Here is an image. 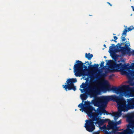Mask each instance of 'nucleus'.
I'll return each mask as SVG.
<instances>
[{
    "mask_svg": "<svg viewBox=\"0 0 134 134\" xmlns=\"http://www.w3.org/2000/svg\"><path fill=\"white\" fill-rule=\"evenodd\" d=\"M88 104H86L87 107H89L88 109V113H87L88 117L91 119L85 120L86 123L84 127L87 131L89 132H92L95 129V126L94 124L96 126L99 127L103 124L109 121V119H101L99 118L98 114H93V111H96L95 109L94 108L90 107Z\"/></svg>",
    "mask_w": 134,
    "mask_h": 134,
    "instance_id": "nucleus-1",
    "label": "nucleus"
},
{
    "mask_svg": "<svg viewBox=\"0 0 134 134\" xmlns=\"http://www.w3.org/2000/svg\"><path fill=\"white\" fill-rule=\"evenodd\" d=\"M77 64H75L74 66V72L76 76L80 77L88 76V74L86 70L88 69H94V65L91 64L87 66L83 65V63L79 60H76Z\"/></svg>",
    "mask_w": 134,
    "mask_h": 134,
    "instance_id": "nucleus-2",
    "label": "nucleus"
},
{
    "mask_svg": "<svg viewBox=\"0 0 134 134\" xmlns=\"http://www.w3.org/2000/svg\"><path fill=\"white\" fill-rule=\"evenodd\" d=\"M113 101L117 103L118 111L125 112L130 109L129 105L126 104V100L123 97L114 95Z\"/></svg>",
    "mask_w": 134,
    "mask_h": 134,
    "instance_id": "nucleus-3",
    "label": "nucleus"
},
{
    "mask_svg": "<svg viewBox=\"0 0 134 134\" xmlns=\"http://www.w3.org/2000/svg\"><path fill=\"white\" fill-rule=\"evenodd\" d=\"M129 86L128 85H124L123 87H116L113 86L111 87L110 86L108 87L107 88L103 87L102 88L103 90L105 91L107 90H110L114 92L117 94H120V95L122 96L125 95V96L127 95L128 91L125 90V89H129Z\"/></svg>",
    "mask_w": 134,
    "mask_h": 134,
    "instance_id": "nucleus-4",
    "label": "nucleus"
},
{
    "mask_svg": "<svg viewBox=\"0 0 134 134\" xmlns=\"http://www.w3.org/2000/svg\"><path fill=\"white\" fill-rule=\"evenodd\" d=\"M114 95L110 96L102 97L99 99L93 100L92 102L95 106L98 107L97 108L100 109L104 108L103 107L108 101H113Z\"/></svg>",
    "mask_w": 134,
    "mask_h": 134,
    "instance_id": "nucleus-5",
    "label": "nucleus"
},
{
    "mask_svg": "<svg viewBox=\"0 0 134 134\" xmlns=\"http://www.w3.org/2000/svg\"><path fill=\"white\" fill-rule=\"evenodd\" d=\"M112 65L113 69H116L120 71H123L125 69H126L125 71H126L127 72L134 76V71L130 69L131 66H129V63L123 65L121 63L117 64L113 62Z\"/></svg>",
    "mask_w": 134,
    "mask_h": 134,
    "instance_id": "nucleus-6",
    "label": "nucleus"
},
{
    "mask_svg": "<svg viewBox=\"0 0 134 134\" xmlns=\"http://www.w3.org/2000/svg\"><path fill=\"white\" fill-rule=\"evenodd\" d=\"M80 97L82 100V102L78 106V107L79 108H81V109H80V111H81L82 112H83V111H84L87 113L88 112L87 109L90 108V107H86L87 104H89L90 107L92 108L93 107L91 105V103L88 101H85L84 104H83V103L84 102V100H86L87 98L86 94H81L80 95Z\"/></svg>",
    "mask_w": 134,
    "mask_h": 134,
    "instance_id": "nucleus-7",
    "label": "nucleus"
},
{
    "mask_svg": "<svg viewBox=\"0 0 134 134\" xmlns=\"http://www.w3.org/2000/svg\"><path fill=\"white\" fill-rule=\"evenodd\" d=\"M124 44V43H121L120 44L119 43H118L115 46V48L116 47V48L114 49V51H115V50H117V51L119 52H121L122 55H124L126 53L129 54V55H130V48L128 47V46L130 45L129 43H128L127 44L128 45H127V44H125V46L124 47H121V46L123 45Z\"/></svg>",
    "mask_w": 134,
    "mask_h": 134,
    "instance_id": "nucleus-8",
    "label": "nucleus"
},
{
    "mask_svg": "<svg viewBox=\"0 0 134 134\" xmlns=\"http://www.w3.org/2000/svg\"><path fill=\"white\" fill-rule=\"evenodd\" d=\"M108 125L107 127L106 125H104L102 127H99V129L102 130L105 134H115L113 132V128L112 126H109V123H111L110 121H109Z\"/></svg>",
    "mask_w": 134,
    "mask_h": 134,
    "instance_id": "nucleus-9",
    "label": "nucleus"
},
{
    "mask_svg": "<svg viewBox=\"0 0 134 134\" xmlns=\"http://www.w3.org/2000/svg\"><path fill=\"white\" fill-rule=\"evenodd\" d=\"M89 85V82H87V84L84 83H83L82 85L80 86V87L81 88H82L85 87V86H86V87H87L89 91L91 93L94 94L97 93V87L95 86H88Z\"/></svg>",
    "mask_w": 134,
    "mask_h": 134,
    "instance_id": "nucleus-10",
    "label": "nucleus"
},
{
    "mask_svg": "<svg viewBox=\"0 0 134 134\" xmlns=\"http://www.w3.org/2000/svg\"><path fill=\"white\" fill-rule=\"evenodd\" d=\"M111 123H109V126H112L113 128V134H119L120 132L118 131V129L117 127V125H119L121 123V121L120 120L118 122H115L113 121H110Z\"/></svg>",
    "mask_w": 134,
    "mask_h": 134,
    "instance_id": "nucleus-11",
    "label": "nucleus"
},
{
    "mask_svg": "<svg viewBox=\"0 0 134 134\" xmlns=\"http://www.w3.org/2000/svg\"><path fill=\"white\" fill-rule=\"evenodd\" d=\"M125 75H126L127 77L129 79L128 82L130 85L131 86L134 85V76L131 74H130L127 72L126 71L123 70V71H121Z\"/></svg>",
    "mask_w": 134,
    "mask_h": 134,
    "instance_id": "nucleus-12",
    "label": "nucleus"
},
{
    "mask_svg": "<svg viewBox=\"0 0 134 134\" xmlns=\"http://www.w3.org/2000/svg\"><path fill=\"white\" fill-rule=\"evenodd\" d=\"M115 46V44H112L111 46H110L109 47V52L110 54H112V55L111 57L112 58L115 60V61H116V59L117 57H118V55L115 54V53L117 50H115L114 51V50L116 49Z\"/></svg>",
    "mask_w": 134,
    "mask_h": 134,
    "instance_id": "nucleus-13",
    "label": "nucleus"
},
{
    "mask_svg": "<svg viewBox=\"0 0 134 134\" xmlns=\"http://www.w3.org/2000/svg\"><path fill=\"white\" fill-rule=\"evenodd\" d=\"M101 74V73L97 72L95 73L94 74H92L91 75H89L90 76V77L91 78H94L95 79L94 80L92 79L91 81L93 82H97V81L100 79L101 78L102 76Z\"/></svg>",
    "mask_w": 134,
    "mask_h": 134,
    "instance_id": "nucleus-14",
    "label": "nucleus"
},
{
    "mask_svg": "<svg viewBox=\"0 0 134 134\" xmlns=\"http://www.w3.org/2000/svg\"><path fill=\"white\" fill-rule=\"evenodd\" d=\"M118 62L119 63L117 64L116 62H115L112 60H109L108 62L106 63V65H108L109 67L110 68H111L112 70H116L117 71H120V70H118L116 69H113L112 66V65L113 62L117 64H119L120 63H121L123 65H124L125 64H123L122 63V62H123V63H124L125 62V60L124 59L121 60L120 61H118Z\"/></svg>",
    "mask_w": 134,
    "mask_h": 134,
    "instance_id": "nucleus-15",
    "label": "nucleus"
},
{
    "mask_svg": "<svg viewBox=\"0 0 134 134\" xmlns=\"http://www.w3.org/2000/svg\"><path fill=\"white\" fill-rule=\"evenodd\" d=\"M68 85H63V88H64L66 91H67V89H68L69 90H73L74 91H76V86L74 85V84L69 83Z\"/></svg>",
    "mask_w": 134,
    "mask_h": 134,
    "instance_id": "nucleus-16",
    "label": "nucleus"
},
{
    "mask_svg": "<svg viewBox=\"0 0 134 134\" xmlns=\"http://www.w3.org/2000/svg\"><path fill=\"white\" fill-rule=\"evenodd\" d=\"M96 112L98 115H101L102 113L105 115H108L111 114L110 113H108V111H107L104 108H101L100 109L97 108L96 110Z\"/></svg>",
    "mask_w": 134,
    "mask_h": 134,
    "instance_id": "nucleus-17",
    "label": "nucleus"
},
{
    "mask_svg": "<svg viewBox=\"0 0 134 134\" xmlns=\"http://www.w3.org/2000/svg\"><path fill=\"white\" fill-rule=\"evenodd\" d=\"M77 81V80L76 79H70L67 80L66 82L67 84L70 83L71 84H74L73 83L76 82Z\"/></svg>",
    "mask_w": 134,
    "mask_h": 134,
    "instance_id": "nucleus-18",
    "label": "nucleus"
},
{
    "mask_svg": "<svg viewBox=\"0 0 134 134\" xmlns=\"http://www.w3.org/2000/svg\"><path fill=\"white\" fill-rule=\"evenodd\" d=\"M118 111L119 112L117 113L116 114H115L114 116V118L115 119H117L118 118V117H120L121 115V112L122 111Z\"/></svg>",
    "mask_w": 134,
    "mask_h": 134,
    "instance_id": "nucleus-19",
    "label": "nucleus"
},
{
    "mask_svg": "<svg viewBox=\"0 0 134 134\" xmlns=\"http://www.w3.org/2000/svg\"><path fill=\"white\" fill-rule=\"evenodd\" d=\"M130 103H131L132 104L129 105V107H130L129 108L134 109V98L130 99Z\"/></svg>",
    "mask_w": 134,
    "mask_h": 134,
    "instance_id": "nucleus-20",
    "label": "nucleus"
},
{
    "mask_svg": "<svg viewBox=\"0 0 134 134\" xmlns=\"http://www.w3.org/2000/svg\"><path fill=\"white\" fill-rule=\"evenodd\" d=\"M86 58L88 59V60H90L92 57L93 55L92 54H91L90 53H89L88 54L87 53L85 54Z\"/></svg>",
    "mask_w": 134,
    "mask_h": 134,
    "instance_id": "nucleus-21",
    "label": "nucleus"
},
{
    "mask_svg": "<svg viewBox=\"0 0 134 134\" xmlns=\"http://www.w3.org/2000/svg\"><path fill=\"white\" fill-rule=\"evenodd\" d=\"M94 69H93L94 71H95L97 70L98 69V68L99 66L98 64H94Z\"/></svg>",
    "mask_w": 134,
    "mask_h": 134,
    "instance_id": "nucleus-22",
    "label": "nucleus"
},
{
    "mask_svg": "<svg viewBox=\"0 0 134 134\" xmlns=\"http://www.w3.org/2000/svg\"><path fill=\"white\" fill-rule=\"evenodd\" d=\"M127 30H126V29H125L124 31V32H123L122 35V36L124 35H125V36H126V34L127 33Z\"/></svg>",
    "mask_w": 134,
    "mask_h": 134,
    "instance_id": "nucleus-23",
    "label": "nucleus"
},
{
    "mask_svg": "<svg viewBox=\"0 0 134 134\" xmlns=\"http://www.w3.org/2000/svg\"><path fill=\"white\" fill-rule=\"evenodd\" d=\"M134 29V27L132 26L129 27L128 28L127 31H130Z\"/></svg>",
    "mask_w": 134,
    "mask_h": 134,
    "instance_id": "nucleus-24",
    "label": "nucleus"
},
{
    "mask_svg": "<svg viewBox=\"0 0 134 134\" xmlns=\"http://www.w3.org/2000/svg\"><path fill=\"white\" fill-rule=\"evenodd\" d=\"M121 38H122V39L121 40V42H122V41H125L126 39L125 38V37L122 36L121 37Z\"/></svg>",
    "mask_w": 134,
    "mask_h": 134,
    "instance_id": "nucleus-25",
    "label": "nucleus"
},
{
    "mask_svg": "<svg viewBox=\"0 0 134 134\" xmlns=\"http://www.w3.org/2000/svg\"><path fill=\"white\" fill-rule=\"evenodd\" d=\"M104 62L102 61V62H101V64L100 65V67H104Z\"/></svg>",
    "mask_w": 134,
    "mask_h": 134,
    "instance_id": "nucleus-26",
    "label": "nucleus"
},
{
    "mask_svg": "<svg viewBox=\"0 0 134 134\" xmlns=\"http://www.w3.org/2000/svg\"><path fill=\"white\" fill-rule=\"evenodd\" d=\"M85 64H86V66H87V68H88V66L89 65H90V64H89V63L88 61L86 62L85 63H83V65Z\"/></svg>",
    "mask_w": 134,
    "mask_h": 134,
    "instance_id": "nucleus-27",
    "label": "nucleus"
},
{
    "mask_svg": "<svg viewBox=\"0 0 134 134\" xmlns=\"http://www.w3.org/2000/svg\"><path fill=\"white\" fill-rule=\"evenodd\" d=\"M130 55H129V56L131 55V54H132V55H134V50H133L132 52H131L130 51Z\"/></svg>",
    "mask_w": 134,
    "mask_h": 134,
    "instance_id": "nucleus-28",
    "label": "nucleus"
},
{
    "mask_svg": "<svg viewBox=\"0 0 134 134\" xmlns=\"http://www.w3.org/2000/svg\"><path fill=\"white\" fill-rule=\"evenodd\" d=\"M86 80V82L85 83L86 84H87V83L88 82V77H87L85 79Z\"/></svg>",
    "mask_w": 134,
    "mask_h": 134,
    "instance_id": "nucleus-29",
    "label": "nucleus"
},
{
    "mask_svg": "<svg viewBox=\"0 0 134 134\" xmlns=\"http://www.w3.org/2000/svg\"><path fill=\"white\" fill-rule=\"evenodd\" d=\"M131 67L130 68H131L132 69H133L134 68V63H132L131 64V66H130Z\"/></svg>",
    "mask_w": 134,
    "mask_h": 134,
    "instance_id": "nucleus-30",
    "label": "nucleus"
},
{
    "mask_svg": "<svg viewBox=\"0 0 134 134\" xmlns=\"http://www.w3.org/2000/svg\"><path fill=\"white\" fill-rule=\"evenodd\" d=\"M113 37L115 40V41H116L118 39L117 37L116 36H114Z\"/></svg>",
    "mask_w": 134,
    "mask_h": 134,
    "instance_id": "nucleus-31",
    "label": "nucleus"
},
{
    "mask_svg": "<svg viewBox=\"0 0 134 134\" xmlns=\"http://www.w3.org/2000/svg\"><path fill=\"white\" fill-rule=\"evenodd\" d=\"M93 134H99V133L98 132H93Z\"/></svg>",
    "mask_w": 134,
    "mask_h": 134,
    "instance_id": "nucleus-32",
    "label": "nucleus"
},
{
    "mask_svg": "<svg viewBox=\"0 0 134 134\" xmlns=\"http://www.w3.org/2000/svg\"><path fill=\"white\" fill-rule=\"evenodd\" d=\"M80 90L81 93H83V89H80Z\"/></svg>",
    "mask_w": 134,
    "mask_h": 134,
    "instance_id": "nucleus-33",
    "label": "nucleus"
},
{
    "mask_svg": "<svg viewBox=\"0 0 134 134\" xmlns=\"http://www.w3.org/2000/svg\"><path fill=\"white\" fill-rule=\"evenodd\" d=\"M111 41H114V42H117L116 41H115V40H114L113 39L111 40Z\"/></svg>",
    "mask_w": 134,
    "mask_h": 134,
    "instance_id": "nucleus-34",
    "label": "nucleus"
},
{
    "mask_svg": "<svg viewBox=\"0 0 134 134\" xmlns=\"http://www.w3.org/2000/svg\"><path fill=\"white\" fill-rule=\"evenodd\" d=\"M132 91L134 92V87L132 88Z\"/></svg>",
    "mask_w": 134,
    "mask_h": 134,
    "instance_id": "nucleus-35",
    "label": "nucleus"
},
{
    "mask_svg": "<svg viewBox=\"0 0 134 134\" xmlns=\"http://www.w3.org/2000/svg\"><path fill=\"white\" fill-rule=\"evenodd\" d=\"M108 3L111 6H112V5L109 2H108Z\"/></svg>",
    "mask_w": 134,
    "mask_h": 134,
    "instance_id": "nucleus-36",
    "label": "nucleus"
},
{
    "mask_svg": "<svg viewBox=\"0 0 134 134\" xmlns=\"http://www.w3.org/2000/svg\"><path fill=\"white\" fill-rule=\"evenodd\" d=\"M131 7L133 8V10L134 11V7L133 8V6H132Z\"/></svg>",
    "mask_w": 134,
    "mask_h": 134,
    "instance_id": "nucleus-37",
    "label": "nucleus"
},
{
    "mask_svg": "<svg viewBox=\"0 0 134 134\" xmlns=\"http://www.w3.org/2000/svg\"><path fill=\"white\" fill-rule=\"evenodd\" d=\"M104 47H106V45H105V44H104Z\"/></svg>",
    "mask_w": 134,
    "mask_h": 134,
    "instance_id": "nucleus-38",
    "label": "nucleus"
},
{
    "mask_svg": "<svg viewBox=\"0 0 134 134\" xmlns=\"http://www.w3.org/2000/svg\"><path fill=\"white\" fill-rule=\"evenodd\" d=\"M104 57L105 58H107L105 56H104Z\"/></svg>",
    "mask_w": 134,
    "mask_h": 134,
    "instance_id": "nucleus-39",
    "label": "nucleus"
},
{
    "mask_svg": "<svg viewBox=\"0 0 134 134\" xmlns=\"http://www.w3.org/2000/svg\"><path fill=\"white\" fill-rule=\"evenodd\" d=\"M130 99H129V100H130ZM129 100V99H128V100ZM129 102H130V101H129Z\"/></svg>",
    "mask_w": 134,
    "mask_h": 134,
    "instance_id": "nucleus-40",
    "label": "nucleus"
},
{
    "mask_svg": "<svg viewBox=\"0 0 134 134\" xmlns=\"http://www.w3.org/2000/svg\"><path fill=\"white\" fill-rule=\"evenodd\" d=\"M130 99H129V100H130ZM129 100V99H128V100ZM129 102H130V101H129Z\"/></svg>",
    "mask_w": 134,
    "mask_h": 134,
    "instance_id": "nucleus-41",
    "label": "nucleus"
}]
</instances>
